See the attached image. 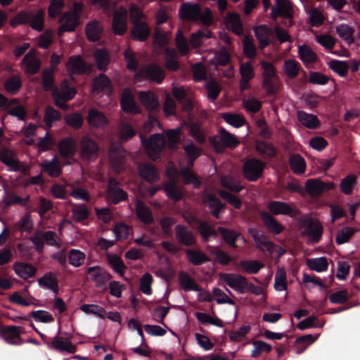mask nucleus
I'll return each instance as SVG.
<instances>
[{"label":"nucleus","instance_id":"2f4dec72","mask_svg":"<svg viewBox=\"0 0 360 360\" xmlns=\"http://www.w3.org/2000/svg\"><path fill=\"white\" fill-rule=\"evenodd\" d=\"M225 22L227 29L231 30L236 34L240 35L243 34V25L238 15L228 13L225 18Z\"/></svg>","mask_w":360,"mask_h":360},{"label":"nucleus","instance_id":"bf43d9fd","mask_svg":"<svg viewBox=\"0 0 360 360\" xmlns=\"http://www.w3.org/2000/svg\"><path fill=\"white\" fill-rule=\"evenodd\" d=\"M262 218L268 229L274 233L278 234L283 231L282 226L274 217L266 212H262Z\"/></svg>","mask_w":360,"mask_h":360},{"label":"nucleus","instance_id":"412c9836","mask_svg":"<svg viewBox=\"0 0 360 360\" xmlns=\"http://www.w3.org/2000/svg\"><path fill=\"white\" fill-rule=\"evenodd\" d=\"M35 54L34 49L30 51L22 61L25 72L31 75L37 73L40 68V61Z\"/></svg>","mask_w":360,"mask_h":360},{"label":"nucleus","instance_id":"a19ab883","mask_svg":"<svg viewBox=\"0 0 360 360\" xmlns=\"http://www.w3.org/2000/svg\"><path fill=\"white\" fill-rule=\"evenodd\" d=\"M304 233L311 242L316 243L322 234V226L318 221H311L308 223Z\"/></svg>","mask_w":360,"mask_h":360},{"label":"nucleus","instance_id":"f704fd0d","mask_svg":"<svg viewBox=\"0 0 360 360\" xmlns=\"http://www.w3.org/2000/svg\"><path fill=\"white\" fill-rule=\"evenodd\" d=\"M337 34L344 40L348 45L352 44L354 41V30L347 24L342 23L335 27Z\"/></svg>","mask_w":360,"mask_h":360},{"label":"nucleus","instance_id":"f03ea898","mask_svg":"<svg viewBox=\"0 0 360 360\" xmlns=\"http://www.w3.org/2000/svg\"><path fill=\"white\" fill-rule=\"evenodd\" d=\"M184 148L188 158V164L187 167H184L181 162L179 163L181 174L186 184H191L193 188H198L200 183L194 174L191 172V169L194 160L200 155V150L195 147L192 142L185 144Z\"/></svg>","mask_w":360,"mask_h":360},{"label":"nucleus","instance_id":"cd10ccee","mask_svg":"<svg viewBox=\"0 0 360 360\" xmlns=\"http://www.w3.org/2000/svg\"><path fill=\"white\" fill-rule=\"evenodd\" d=\"M240 73L241 75L240 87L243 90L248 88V83L255 77L254 68L251 63L250 62L241 63L240 67Z\"/></svg>","mask_w":360,"mask_h":360},{"label":"nucleus","instance_id":"79ce46f5","mask_svg":"<svg viewBox=\"0 0 360 360\" xmlns=\"http://www.w3.org/2000/svg\"><path fill=\"white\" fill-rule=\"evenodd\" d=\"M298 55L306 66L314 63L317 59L315 52L309 46L305 44L299 46Z\"/></svg>","mask_w":360,"mask_h":360},{"label":"nucleus","instance_id":"58836bf2","mask_svg":"<svg viewBox=\"0 0 360 360\" xmlns=\"http://www.w3.org/2000/svg\"><path fill=\"white\" fill-rule=\"evenodd\" d=\"M136 212L138 219L144 224H150L153 221V217L150 209L142 202L138 200L136 203Z\"/></svg>","mask_w":360,"mask_h":360},{"label":"nucleus","instance_id":"f3484780","mask_svg":"<svg viewBox=\"0 0 360 360\" xmlns=\"http://www.w3.org/2000/svg\"><path fill=\"white\" fill-rule=\"evenodd\" d=\"M79 18L77 14L72 13L71 12H65L60 20L61 24L58 28V34L60 36L65 32H72L75 27L79 25Z\"/></svg>","mask_w":360,"mask_h":360},{"label":"nucleus","instance_id":"a878e982","mask_svg":"<svg viewBox=\"0 0 360 360\" xmlns=\"http://www.w3.org/2000/svg\"><path fill=\"white\" fill-rule=\"evenodd\" d=\"M48 346L58 351H65L70 354H72L76 351L75 346H74L68 339L59 337L58 335L53 338L51 344L48 343Z\"/></svg>","mask_w":360,"mask_h":360},{"label":"nucleus","instance_id":"6e6552de","mask_svg":"<svg viewBox=\"0 0 360 360\" xmlns=\"http://www.w3.org/2000/svg\"><path fill=\"white\" fill-rule=\"evenodd\" d=\"M141 139L148 155L151 159H156L158 154L165 145V137L160 134H155L150 136L148 141H146L142 135Z\"/></svg>","mask_w":360,"mask_h":360},{"label":"nucleus","instance_id":"3c124183","mask_svg":"<svg viewBox=\"0 0 360 360\" xmlns=\"http://www.w3.org/2000/svg\"><path fill=\"white\" fill-rule=\"evenodd\" d=\"M221 184L224 187L234 192H239L243 188L240 182L237 179L229 174L221 177Z\"/></svg>","mask_w":360,"mask_h":360},{"label":"nucleus","instance_id":"1a4fd4ad","mask_svg":"<svg viewBox=\"0 0 360 360\" xmlns=\"http://www.w3.org/2000/svg\"><path fill=\"white\" fill-rule=\"evenodd\" d=\"M210 142L217 152H221L224 147L236 148L239 141L231 134L221 129L219 137L211 138Z\"/></svg>","mask_w":360,"mask_h":360},{"label":"nucleus","instance_id":"a18cd8bd","mask_svg":"<svg viewBox=\"0 0 360 360\" xmlns=\"http://www.w3.org/2000/svg\"><path fill=\"white\" fill-rule=\"evenodd\" d=\"M15 273L23 279H27L35 274V269L26 263H16L13 266Z\"/></svg>","mask_w":360,"mask_h":360},{"label":"nucleus","instance_id":"39448f33","mask_svg":"<svg viewBox=\"0 0 360 360\" xmlns=\"http://www.w3.org/2000/svg\"><path fill=\"white\" fill-rule=\"evenodd\" d=\"M98 146L89 136H84L80 141V156L88 162L94 161L98 156Z\"/></svg>","mask_w":360,"mask_h":360},{"label":"nucleus","instance_id":"774afa93","mask_svg":"<svg viewBox=\"0 0 360 360\" xmlns=\"http://www.w3.org/2000/svg\"><path fill=\"white\" fill-rule=\"evenodd\" d=\"M188 259L195 265H199L208 260V258L200 251L189 250L186 252Z\"/></svg>","mask_w":360,"mask_h":360},{"label":"nucleus","instance_id":"13d9d810","mask_svg":"<svg viewBox=\"0 0 360 360\" xmlns=\"http://www.w3.org/2000/svg\"><path fill=\"white\" fill-rule=\"evenodd\" d=\"M7 110L8 112L16 117H18L20 120H23L25 117V110L23 106L17 104V100L13 99L7 105Z\"/></svg>","mask_w":360,"mask_h":360},{"label":"nucleus","instance_id":"aec40b11","mask_svg":"<svg viewBox=\"0 0 360 360\" xmlns=\"http://www.w3.org/2000/svg\"><path fill=\"white\" fill-rule=\"evenodd\" d=\"M86 120L88 124L94 128H103L108 123V120L106 116L96 108H92L89 110Z\"/></svg>","mask_w":360,"mask_h":360},{"label":"nucleus","instance_id":"6e6d98bb","mask_svg":"<svg viewBox=\"0 0 360 360\" xmlns=\"http://www.w3.org/2000/svg\"><path fill=\"white\" fill-rule=\"evenodd\" d=\"M164 188L167 196L174 201H179L183 197V191L176 186L175 182L166 183Z\"/></svg>","mask_w":360,"mask_h":360},{"label":"nucleus","instance_id":"4c0bfd02","mask_svg":"<svg viewBox=\"0 0 360 360\" xmlns=\"http://www.w3.org/2000/svg\"><path fill=\"white\" fill-rule=\"evenodd\" d=\"M297 119L303 126L309 129L316 128L320 124L315 115L307 113L304 111L297 112Z\"/></svg>","mask_w":360,"mask_h":360},{"label":"nucleus","instance_id":"2eb2a0df","mask_svg":"<svg viewBox=\"0 0 360 360\" xmlns=\"http://www.w3.org/2000/svg\"><path fill=\"white\" fill-rule=\"evenodd\" d=\"M127 10L124 8L117 9L113 16L112 20V30L116 34H123L127 29Z\"/></svg>","mask_w":360,"mask_h":360},{"label":"nucleus","instance_id":"473e14b6","mask_svg":"<svg viewBox=\"0 0 360 360\" xmlns=\"http://www.w3.org/2000/svg\"><path fill=\"white\" fill-rule=\"evenodd\" d=\"M270 212L274 214H290L293 212V207L285 202L271 201L267 206Z\"/></svg>","mask_w":360,"mask_h":360},{"label":"nucleus","instance_id":"a211bd4d","mask_svg":"<svg viewBox=\"0 0 360 360\" xmlns=\"http://www.w3.org/2000/svg\"><path fill=\"white\" fill-rule=\"evenodd\" d=\"M107 198L108 200L117 204L126 199L127 193L120 187L115 179H111L108 181Z\"/></svg>","mask_w":360,"mask_h":360},{"label":"nucleus","instance_id":"4be33fe9","mask_svg":"<svg viewBox=\"0 0 360 360\" xmlns=\"http://www.w3.org/2000/svg\"><path fill=\"white\" fill-rule=\"evenodd\" d=\"M67 71L70 74H82L87 69L86 63L80 56H73L66 63Z\"/></svg>","mask_w":360,"mask_h":360},{"label":"nucleus","instance_id":"ddd939ff","mask_svg":"<svg viewBox=\"0 0 360 360\" xmlns=\"http://www.w3.org/2000/svg\"><path fill=\"white\" fill-rule=\"evenodd\" d=\"M125 152L120 144H112L109 150V159L111 166L119 172L122 169Z\"/></svg>","mask_w":360,"mask_h":360},{"label":"nucleus","instance_id":"ea45409f","mask_svg":"<svg viewBox=\"0 0 360 360\" xmlns=\"http://www.w3.org/2000/svg\"><path fill=\"white\" fill-rule=\"evenodd\" d=\"M305 189L312 196H318L325 191V184L319 179H309L306 181Z\"/></svg>","mask_w":360,"mask_h":360},{"label":"nucleus","instance_id":"6ab92c4d","mask_svg":"<svg viewBox=\"0 0 360 360\" xmlns=\"http://www.w3.org/2000/svg\"><path fill=\"white\" fill-rule=\"evenodd\" d=\"M200 8L197 4L186 3L179 8V16L182 20L197 21L199 20Z\"/></svg>","mask_w":360,"mask_h":360},{"label":"nucleus","instance_id":"69168bd1","mask_svg":"<svg viewBox=\"0 0 360 360\" xmlns=\"http://www.w3.org/2000/svg\"><path fill=\"white\" fill-rule=\"evenodd\" d=\"M219 232L221 234L224 240L226 243L232 247H236V240L239 236V233L231 229H228L224 227H219Z\"/></svg>","mask_w":360,"mask_h":360},{"label":"nucleus","instance_id":"5fc2aeb1","mask_svg":"<svg viewBox=\"0 0 360 360\" xmlns=\"http://www.w3.org/2000/svg\"><path fill=\"white\" fill-rule=\"evenodd\" d=\"M240 265L244 271L248 274H255L264 267V264L258 260H243Z\"/></svg>","mask_w":360,"mask_h":360},{"label":"nucleus","instance_id":"20e7f679","mask_svg":"<svg viewBox=\"0 0 360 360\" xmlns=\"http://www.w3.org/2000/svg\"><path fill=\"white\" fill-rule=\"evenodd\" d=\"M0 160L8 167V170L11 172L21 171L24 174H26L28 172V166L21 164L18 160L16 153L8 148H4L1 150Z\"/></svg>","mask_w":360,"mask_h":360},{"label":"nucleus","instance_id":"680f3d73","mask_svg":"<svg viewBox=\"0 0 360 360\" xmlns=\"http://www.w3.org/2000/svg\"><path fill=\"white\" fill-rule=\"evenodd\" d=\"M290 165L292 171L296 174H300L305 171V161L300 155H292L290 159Z\"/></svg>","mask_w":360,"mask_h":360},{"label":"nucleus","instance_id":"0eeeda50","mask_svg":"<svg viewBox=\"0 0 360 360\" xmlns=\"http://www.w3.org/2000/svg\"><path fill=\"white\" fill-rule=\"evenodd\" d=\"M221 281L238 293H243L248 285L247 279L238 274L221 273L219 275Z\"/></svg>","mask_w":360,"mask_h":360},{"label":"nucleus","instance_id":"0e129e2a","mask_svg":"<svg viewBox=\"0 0 360 360\" xmlns=\"http://www.w3.org/2000/svg\"><path fill=\"white\" fill-rule=\"evenodd\" d=\"M356 184V176L349 174L344 178L340 183V189L342 193L349 195L352 193L354 185Z\"/></svg>","mask_w":360,"mask_h":360},{"label":"nucleus","instance_id":"4d7b16f0","mask_svg":"<svg viewBox=\"0 0 360 360\" xmlns=\"http://www.w3.org/2000/svg\"><path fill=\"white\" fill-rule=\"evenodd\" d=\"M107 257L108 262L114 271L120 276H123L127 267L122 259L118 256L113 254H108Z\"/></svg>","mask_w":360,"mask_h":360},{"label":"nucleus","instance_id":"393cba45","mask_svg":"<svg viewBox=\"0 0 360 360\" xmlns=\"http://www.w3.org/2000/svg\"><path fill=\"white\" fill-rule=\"evenodd\" d=\"M94 94H110L112 91L111 84L109 78L105 75H100L97 77L92 84Z\"/></svg>","mask_w":360,"mask_h":360},{"label":"nucleus","instance_id":"bb28decb","mask_svg":"<svg viewBox=\"0 0 360 360\" xmlns=\"http://www.w3.org/2000/svg\"><path fill=\"white\" fill-rule=\"evenodd\" d=\"M292 13V6L288 0H276V4L271 9L272 16L276 18L278 15L286 18L290 17Z\"/></svg>","mask_w":360,"mask_h":360},{"label":"nucleus","instance_id":"09e8293b","mask_svg":"<svg viewBox=\"0 0 360 360\" xmlns=\"http://www.w3.org/2000/svg\"><path fill=\"white\" fill-rule=\"evenodd\" d=\"M274 287L277 291H284L287 290V277L283 268L278 269L275 275Z\"/></svg>","mask_w":360,"mask_h":360},{"label":"nucleus","instance_id":"5701e85b","mask_svg":"<svg viewBox=\"0 0 360 360\" xmlns=\"http://www.w3.org/2000/svg\"><path fill=\"white\" fill-rule=\"evenodd\" d=\"M139 98L145 108L150 111L154 110L160 106L158 98L153 91H140Z\"/></svg>","mask_w":360,"mask_h":360},{"label":"nucleus","instance_id":"f8f14e48","mask_svg":"<svg viewBox=\"0 0 360 360\" xmlns=\"http://www.w3.org/2000/svg\"><path fill=\"white\" fill-rule=\"evenodd\" d=\"M88 274L94 281L98 288L105 290L107 289V283L110 280V274L103 270L100 266H94L88 269Z\"/></svg>","mask_w":360,"mask_h":360},{"label":"nucleus","instance_id":"7c9ffc66","mask_svg":"<svg viewBox=\"0 0 360 360\" xmlns=\"http://www.w3.org/2000/svg\"><path fill=\"white\" fill-rule=\"evenodd\" d=\"M255 34L259 41V48L263 49L269 44V38L271 33L270 28L265 25H262L255 27Z\"/></svg>","mask_w":360,"mask_h":360},{"label":"nucleus","instance_id":"8fccbe9b","mask_svg":"<svg viewBox=\"0 0 360 360\" xmlns=\"http://www.w3.org/2000/svg\"><path fill=\"white\" fill-rule=\"evenodd\" d=\"M165 65L169 70H176L179 67V63L177 61V53L174 49H166L165 50Z\"/></svg>","mask_w":360,"mask_h":360},{"label":"nucleus","instance_id":"338daca9","mask_svg":"<svg viewBox=\"0 0 360 360\" xmlns=\"http://www.w3.org/2000/svg\"><path fill=\"white\" fill-rule=\"evenodd\" d=\"M354 233L355 229L354 228L349 226L345 227L338 233L335 241L339 245L347 243Z\"/></svg>","mask_w":360,"mask_h":360},{"label":"nucleus","instance_id":"de8ad7c7","mask_svg":"<svg viewBox=\"0 0 360 360\" xmlns=\"http://www.w3.org/2000/svg\"><path fill=\"white\" fill-rule=\"evenodd\" d=\"M301 67L295 59H288L284 62L283 71L289 78H295L299 74Z\"/></svg>","mask_w":360,"mask_h":360},{"label":"nucleus","instance_id":"052dcab7","mask_svg":"<svg viewBox=\"0 0 360 360\" xmlns=\"http://www.w3.org/2000/svg\"><path fill=\"white\" fill-rule=\"evenodd\" d=\"M61 115L60 112L51 106H48L45 109L44 120L46 125L50 128L53 126V123L60 120Z\"/></svg>","mask_w":360,"mask_h":360},{"label":"nucleus","instance_id":"e2e57ef3","mask_svg":"<svg viewBox=\"0 0 360 360\" xmlns=\"http://www.w3.org/2000/svg\"><path fill=\"white\" fill-rule=\"evenodd\" d=\"M329 68L340 77H345L348 72L349 65L345 60H332L329 63Z\"/></svg>","mask_w":360,"mask_h":360},{"label":"nucleus","instance_id":"7ed1b4c3","mask_svg":"<svg viewBox=\"0 0 360 360\" xmlns=\"http://www.w3.org/2000/svg\"><path fill=\"white\" fill-rule=\"evenodd\" d=\"M249 233L253 238L257 247L259 250H266L271 255L277 257H280L284 254L285 250L281 246L273 244L260 231L253 229H250Z\"/></svg>","mask_w":360,"mask_h":360},{"label":"nucleus","instance_id":"c9c22d12","mask_svg":"<svg viewBox=\"0 0 360 360\" xmlns=\"http://www.w3.org/2000/svg\"><path fill=\"white\" fill-rule=\"evenodd\" d=\"M38 283L41 288L52 290L55 295L58 292V282L56 276L51 273L46 274L43 277L38 280Z\"/></svg>","mask_w":360,"mask_h":360},{"label":"nucleus","instance_id":"37998d69","mask_svg":"<svg viewBox=\"0 0 360 360\" xmlns=\"http://www.w3.org/2000/svg\"><path fill=\"white\" fill-rule=\"evenodd\" d=\"M204 203L208 206L216 218L219 217V212L223 210L224 206L216 196L212 194L207 195L204 199Z\"/></svg>","mask_w":360,"mask_h":360},{"label":"nucleus","instance_id":"423d86ee","mask_svg":"<svg viewBox=\"0 0 360 360\" xmlns=\"http://www.w3.org/2000/svg\"><path fill=\"white\" fill-rule=\"evenodd\" d=\"M265 163L261 160L252 158L247 160L243 168V175L246 179L255 181L262 176Z\"/></svg>","mask_w":360,"mask_h":360},{"label":"nucleus","instance_id":"b1692460","mask_svg":"<svg viewBox=\"0 0 360 360\" xmlns=\"http://www.w3.org/2000/svg\"><path fill=\"white\" fill-rule=\"evenodd\" d=\"M58 150L63 158H72L76 153V143L72 138H65L58 143Z\"/></svg>","mask_w":360,"mask_h":360},{"label":"nucleus","instance_id":"c85d7f7f","mask_svg":"<svg viewBox=\"0 0 360 360\" xmlns=\"http://www.w3.org/2000/svg\"><path fill=\"white\" fill-rule=\"evenodd\" d=\"M41 166L43 169L52 177H57L61 173V164L56 156L51 160H45L42 161Z\"/></svg>","mask_w":360,"mask_h":360},{"label":"nucleus","instance_id":"603ef678","mask_svg":"<svg viewBox=\"0 0 360 360\" xmlns=\"http://www.w3.org/2000/svg\"><path fill=\"white\" fill-rule=\"evenodd\" d=\"M309 267L316 272L326 271L328 266V262L326 257H320L311 258L307 260Z\"/></svg>","mask_w":360,"mask_h":360},{"label":"nucleus","instance_id":"f257e3e1","mask_svg":"<svg viewBox=\"0 0 360 360\" xmlns=\"http://www.w3.org/2000/svg\"><path fill=\"white\" fill-rule=\"evenodd\" d=\"M43 86L46 91L52 90V96L55 103L59 108L68 110V101L71 100L76 94V90L73 87H68V81L64 80L60 84L61 93L54 85L53 70H46L43 74Z\"/></svg>","mask_w":360,"mask_h":360},{"label":"nucleus","instance_id":"72a5a7b5","mask_svg":"<svg viewBox=\"0 0 360 360\" xmlns=\"http://www.w3.org/2000/svg\"><path fill=\"white\" fill-rule=\"evenodd\" d=\"M176 238L179 243L185 245H193L195 241L193 233L181 225L176 226Z\"/></svg>","mask_w":360,"mask_h":360},{"label":"nucleus","instance_id":"e433bc0d","mask_svg":"<svg viewBox=\"0 0 360 360\" xmlns=\"http://www.w3.org/2000/svg\"><path fill=\"white\" fill-rule=\"evenodd\" d=\"M103 27L101 24L93 20L89 22L86 26V34L87 38L91 41H96L101 37Z\"/></svg>","mask_w":360,"mask_h":360},{"label":"nucleus","instance_id":"9d476101","mask_svg":"<svg viewBox=\"0 0 360 360\" xmlns=\"http://www.w3.org/2000/svg\"><path fill=\"white\" fill-rule=\"evenodd\" d=\"M144 77L148 78L153 82L161 83L165 78V73L160 66L151 64L141 68L136 75V80H140Z\"/></svg>","mask_w":360,"mask_h":360},{"label":"nucleus","instance_id":"4468645a","mask_svg":"<svg viewBox=\"0 0 360 360\" xmlns=\"http://www.w3.org/2000/svg\"><path fill=\"white\" fill-rule=\"evenodd\" d=\"M24 332V328L20 326H11L2 329L1 335L7 343L19 345L23 342L20 334Z\"/></svg>","mask_w":360,"mask_h":360},{"label":"nucleus","instance_id":"c03bdc74","mask_svg":"<svg viewBox=\"0 0 360 360\" xmlns=\"http://www.w3.org/2000/svg\"><path fill=\"white\" fill-rule=\"evenodd\" d=\"M140 176L148 181H153L158 178V173L150 163L141 164L138 167Z\"/></svg>","mask_w":360,"mask_h":360},{"label":"nucleus","instance_id":"49530a36","mask_svg":"<svg viewBox=\"0 0 360 360\" xmlns=\"http://www.w3.org/2000/svg\"><path fill=\"white\" fill-rule=\"evenodd\" d=\"M179 281L181 287L186 291L199 290V287L198 286L195 281L188 274L185 272L179 273Z\"/></svg>","mask_w":360,"mask_h":360},{"label":"nucleus","instance_id":"864d4df0","mask_svg":"<svg viewBox=\"0 0 360 360\" xmlns=\"http://www.w3.org/2000/svg\"><path fill=\"white\" fill-rule=\"evenodd\" d=\"M94 58L98 68L101 70H105L110 63L108 52L105 49L97 50L94 53Z\"/></svg>","mask_w":360,"mask_h":360},{"label":"nucleus","instance_id":"dca6fc26","mask_svg":"<svg viewBox=\"0 0 360 360\" xmlns=\"http://www.w3.org/2000/svg\"><path fill=\"white\" fill-rule=\"evenodd\" d=\"M121 107L124 112L129 114H136L140 112V108L134 100V97L128 89L122 91L121 96Z\"/></svg>","mask_w":360,"mask_h":360},{"label":"nucleus","instance_id":"9b49d317","mask_svg":"<svg viewBox=\"0 0 360 360\" xmlns=\"http://www.w3.org/2000/svg\"><path fill=\"white\" fill-rule=\"evenodd\" d=\"M261 65L264 70L263 86L268 93H273L276 89V84L274 82L276 76L275 68L271 63L265 61H262Z\"/></svg>","mask_w":360,"mask_h":360},{"label":"nucleus","instance_id":"c756f323","mask_svg":"<svg viewBox=\"0 0 360 360\" xmlns=\"http://www.w3.org/2000/svg\"><path fill=\"white\" fill-rule=\"evenodd\" d=\"M131 32L135 39L143 41L149 37L150 30L145 22H135Z\"/></svg>","mask_w":360,"mask_h":360}]
</instances>
